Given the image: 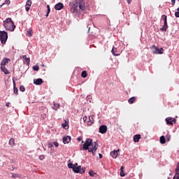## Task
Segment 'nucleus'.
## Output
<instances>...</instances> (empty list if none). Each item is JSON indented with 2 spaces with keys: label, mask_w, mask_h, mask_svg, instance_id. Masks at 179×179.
Listing matches in <instances>:
<instances>
[{
  "label": "nucleus",
  "mask_w": 179,
  "mask_h": 179,
  "mask_svg": "<svg viewBox=\"0 0 179 179\" xmlns=\"http://www.w3.org/2000/svg\"><path fill=\"white\" fill-rule=\"evenodd\" d=\"M4 3H6V5H10V0H6Z\"/></svg>",
  "instance_id": "nucleus-47"
},
{
  "label": "nucleus",
  "mask_w": 179,
  "mask_h": 179,
  "mask_svg": "<svg viewBox=\"0 0 179 179\" xmlns=\"http://www.w3.org/2000/svg\"><path fill=\"white\" fill-rule=\"evenodd\" d=\"M111 52H112L113 55H114L115 57H118V55H120V54L116 53L117 52V48H115L114 47L112 48Z\"/></svg>",
  "instance_id": "nucleus-20"
},
{
  "label": "nucleus",
  "mask_w": 179,
  "mask_h": 179,
  "mask_svg": "<svg viewBox=\"0 0 179 179\" xmlns=\"http://www.w3.org/2000/svg\"><path fill=\"white\" fill-rule=\"evenodd\" d=\"M159 142L162 145H164V143H166V137L164 136H162L159 138Z\"/></svg>",
  "instance_id": "nucleus-19"
},
{
  "label": "nucleus",
  "mask_w": 179,
  "mask_h": 179,
  "mask_svg": "<svg viewBox=\"0 0 179 179\" xmlns=\"http://www.w3.org/2000/svg\"><path fill=\"white\" fill-rule=\"evenodd\" d=\"M178 2H179V0H178Z\"/></svg>",
  "instance_id": "nucleus-64"
},
{
  "label": "nucleus",
  "mask_w": 179,
  "mask_h": 179,
  "mask_svg": "<svg viewBox=\"0 0 179 179\" xmlns=\"http://www.w3.org/2000/svg\"><path fill=\"white\" fill-rule=\"evenodd\" d=\"M12 175V178H20V177H22V175L19 174V173H11Z\"/></svg>",
  "instance_id": "nucleus-22"
},
{
  "label": "nucleus",
  "mask_w": 179,
  "mask_h": 179,
  "mask_svg": "<svg viewBox=\"0 0 179 179\" xmlns=\"http://www.w3.org/2000/svg\"><path fill=\"white\" fill-rule=\"evenodd\" d=\"M118 152H120V149L115 150H114L113 151L110 152V155L113 159H117L118 157Z\"/></svg>",
  "instance_id": "nucleus-12"
},
{
  "label": "nucleus",
  "mask_w": 179,
  "mask_h": 179,
  "mask_svg": "<svg viewBox=\"0 0 179 179\" xmlns=\"http://www.w3.org/2000/svg\"><path fill=\"white\" fill-rule=\"evenodd\" d=\"M138 177L139 178H142V177H143V174L139 173Z\"/></svg>",
  "instance_id": "nucleus-52"
},
{
  "label": "nucleus",
  "mask_w": 179,
  "mask_h": 179,
  "mask_svg": "<svg viewBox=\"0 0 179 179\" xmlns=\"http://www.w3.org/2000/svg\"><path fill=\"white\" fill-rule=\"evenodd\" d=\"M167 179H171V178H170V177H168V178H167Z\"/></svg>",
  "instance_id": "nucleus-62"
},
{
  "label": "nucleus",
  "mask_w": 179,
  "mask_h": 179,
  "mask_svg": "<svg viewBox=\"0 0 179 179\" xmlns=\"http://www.w3.org/2000/svg\"><path fill=\"white\" fill-rule=\"evenodd\" d=\"M54 107H53V110H58V108H59V103H55L53 104Z\"/></svg>",
  "instance_id": "nucleus-30"
},
{
  "label": "nucleus",
  "mask_w": 179,
  "mask_h": 179,
  "mask_svg": "<svg viewBox=\"0 0 179 179\" xmlns=\"http://www.w3.org/2000/svg\"><path fill=\"white\" fill-rule=\"evenodd\" d=\"M20 92H25L26 88L24 87V86L20 85Z\"/></svg>",
  "instance_id": "nucleus-35"
},
{
  "label": "nucleus",
  "mask_w": 179,
  "mask_h": 179,
  "mask_svg": "<svg viewBox=\"0 0 179 179\" xmlns=\"http://www.w3.org/2000/svg\"><path fill=\"white\" fill-rule=\"evenodd\" d=\"M99 159H103V155H101V154H99Z\"/></svg>",
  "instance_id": "nucleus-53"
},
{
  "label": "nucleus",
  "mask_w": 179,
  "mask_h": 179,
  "mask_svg": "<svg viewBox=\"0 0 179 179\" xmlns=\"http://www.w3.org/2000/svg\"><path fill=\"white\" fill-rule=\"evenodd\" d=\"M52 143L55 146V148H58V146H59V143H58V142L57 141H55Z\"/></svg>",
  "instance_id": "nucleus-39"
},
{
  "label": "nucleus",
  "mask_w": 179,
  "mask_h": 179,
  "mask_svg": "<svg viewBox=\"0 0 179 179\" xmlns=\"http://www.w3.org/2000/svg\"><path fill=\"white\" fill-rule=\"evenodd\" d=\"M12 22H13V20H12V18L8 17L7 19H6V20L3 22V26L8 27V24L12 23Z\"/></svg>",
  "instance_id": "nucleus-15"
},
{
  "label": "nucleus",
  "mask_w": 179,
  "mask_h": 179,
  "mask_svg": "<svg viewBox=\"0 0 179 179\" xmlns=\"http://www.w3.org/2000/svg\"><path fill=\"white\" fill-rule=\"evenodd\" d=\"M131 2H132V0H127V3H129V5L131 4Z\"/></svg>",
  "instance_id": "nucleus-54"
},
{
  "label": "nucleus",
  "mask_w": 179,
  "mask_h": 179,
  "mask_svg": "<svg viewBox=\"0 0 179 179\" xmlns=\"http://www.w3.org/2000/svg\"><path fill=\"white\" fill-rule=\"evenodd\" d=\"M71 136H64L63 138V143H64V145H66V143H69L71 141Z\"/></svg>",
  "instance_id": "nucleus-14"
},
{
  "label": "nucleus",
  "mask_w": 179,
  "mask_h": 179,
  "mask_svg": "<svg viewBox=\"0 0 179 179\" xmlns=\"http://www.w3.org/2000/svg\"><path fill=\"white\" fill-rule=\"evenodd\" d=\"M26 6H29L31 7V1L30 0H28L26 3Z\"/></svg>",
  "instance_id": "nucleus-37"
},
{
  "label": "nucleus",
  "mask_w": 179,
  "mask_h": 179,
  "mask_svg": "<svg viewBox=\"0 0 179 179\" xmlns=\"http://www.w3.org/2000/svg\"><path fill=\"white\" fill-rule=\"evenodd\" d=\"M90 31V27H88V33Z\"/></svg>",
  "instance_id": "nucleus-60"
},
{
  "label": "nucleus",
  "mask_w": 179,
  "mask_h": 179,
  "mask_svg": "<svg viewBox=\"0 0 179 179\" xmlns=\"http://www.w3.org/2000/svg\"><path fill=\"white\" fill-rule=\"evenodd\" d=\"M169 176H171V173H170Z\"/></svg>",
  "instance_id": "nucleus-63"
},
{
  "label": "nucleus",
  "mask_w": 179,
  "mask_h": 179,
  "mask_svg": "<svg viewBox=\"0 0 179 179\" xmlns=\"http://www.w3.org/2000/svg\"><path fill=\"white\" fill-rule=\"evenodd\" d=\"M166 140L168 141V142H170V139H171V136L170 134H167L166 136Z\"/></svg>",
  "instance_id": "nucleus-38"
},
{
  "label": "nucleus",
  "mask_w": 179,
  "mask_h": 179,
  "mask_svg": "<svg viewBox=\"0 0 179 179\" xmlns=\"http://www.w3.org/2000/svg\"><path fill=\"white\" fill-rule=\"evenodd\" d=\"M25 10H26L27 12H29V10H30V6H25Z\"/></svg>",
  "instance_id": "nucleus-45"
},
{
  "label": "nucleus",
  "mask_w": 179,
  "mask_h": 179,
  "mask_svg": "<svg viewBox=\"0 0 179 179\" xmlns=\"http://www.w3.org/2000/svg\"><path fill=\"white\" fill-rule=\"evenodd\" d=\"M69 6L71 7V13H73V15L78 16V15H79V9H80V10L85 9V1L75 0L69 3Z\"/></svg>",
  "instance_id": "nucleus-1"
},
{
  "label": "nucleus",
  "mask_w": 179,
  "mask_h": 179,
  "mask_svg": "<svg viewBox=\"0 0 179 179\" xmlns=\"http://www.w3.org/2000/svg\"><path fill=\"white\" fill-rule=\"evenodd\" d=\"M81 143L84 144L80 148V150H90L93 148V146H94V143L92 138H86V141H82Z\"/></svg>",
  "instance_id": "nucleus-2"
},
{
  "label": "nucleus",
  "mask_w": 179,
  "mask_h": 179,
  "mask_svg": "<svg viewBox=\"0 0 179 179\" xmlns=\"http://www.w3.org/2000/svg\"><path fill=\"white\" fill-rule=\"evenodd\" d=\"M74 167H78V163H76L75 164H73Z\"/></svg>",
  "instance_id": "nucleus-57"
},
{
  "label": "nucleus",
  "mask_w": 179,
  "mask_h": 179,
  "mask_svg": "<svg viewBox=\"0 0 179 179\" xmlns=\"http://www.w3.org/2000/svg\"><path fill=\"white\" fill-rule=\"evenodd\" d=\"M47 12L48 13H50V12H51V8L50 7V5H47Z\"/></svg>",
  "instance_id": "nucleus-42"
},
{
  "label": "nucleus",
  "mask_w": 179,
  "mask_h": 179,
  "mask_svg": "<svg viewBox=\"0 0 179 179\" xmlns=\"http://www.w3.org/2000/svg\"><path fill=\"white\" fill-rule=\"evenodd\" d=\"M9 61H10V59H8V58L5 57L1 62V66H5V65H6L8 64V62H9Z\"/></svg>",
  "instance_id": "nucleus-16"
},
{
  "label": "nucleus",
  "mask_w": 179,
  "mask_h": 179,
  "mask_svg": "<svg viewBox=\"0 0 179 179\" xmlns=\"http://www.w3.org/2000/svg\"><path fill=\"white\" fill-rule=\"evenodd\" d=\"M62 128H64V129H68L69 128V124H68V122L65 121L64 123L62 124Z\"/></svg>",
  "instance_id": "nucleus-23"
},
{
  "label": "nucleus",
  "mask_w": 179,
  "mask_h": 179,
  "mask_svg": "<svg viewBox=\"0 0 179 179\" xmlns=\"http://www.w3.org/2000/svg\"><path fill=\"white\" fill-rule=\"evenodd\" d=\"M173 179H179V173H176Z\"/></svg>",
  "instance_id": "nucleus-43"
},
{
  "label": "nucleus",
  "mask_w": 179,
  "mask_h": 179,
  "mask_svg": "<svg viewBox=\"0 0 179 179\" xmlns=\"http://www.w3.org/2000/svg\"><path fill=\"white\" fill-rule=\"evenodd\" d=\"M8 145H10V146H11V147L15 146V139L13 138H11L9 140Z\"/></svg>",
  "instance_id": "nucleus-24"
},
{
  "label": "nucleus",
  "mask_w": 179,
  "mask_h": 179,
  "mask_svg": "<svg viewBox=\"0 0 179 179\" xmlns=\"http://www.w3.org/2000/svg\"><path fill=\"white\" fill-rule=\"evenodd\" d=\"M136 99V98L135 96H132L128 99V103H129V104H133Z\"/></svg>",
  "instance_id": "nucleus-25"
},
{
  "label": "nucleus",
  "mask_w": 179,
  "mask_h": 179,
  "mask_svg": "<svg viewBox=\"0 0 179 179\" xmlns=\"http://www.w3.org/2000/svg\"><path fill=\"white\" fill-rule=\"evenodd\" d=\"M81 76L83 78H87V71H83L82 73H81Z\"/></svg>",
  "instance_id": "nucleus-28"
},
{
  "label": "nucleus",
  "mask_w": 179,
  "mask_h": 179,
  "mask_svg": "<svg viewBox=\"0 0 179 179\" xmlns=\"http://www.w3.org/2000/svg\"><path fill=\"white\" fill-rule=\"evenodd\" d=\"M48 149H52V148H54V144L51 142H48Z\"/></svg>",
  "instance_id": "nucleus-31"
},
{
  "label": "nucleus",
  "mask_w": 179,
  "mask_h": 179,
  "mask_svg": "<svg viewBox=\"0 0 179 179\" xmlns=\"http://www.w3.org/2000/svg\"><path fill=\"white\" fill-rule=\"evenodd\" d=\"M89 175L90 176V177H94V176H96V173H94L93 171H90Z\"/></svg>",
  "instance_id": "nucleus-33"
},
{
  "label": "nucleus",
  "mask_w": 179,
  "mask_h": 179,
  "mask_svg": "<svg viewBox=\"0 0 179 179\" xmlns=\"http://www.w3.org/2000/svg\"><path fill=\"white\" fill-rule=\"evenodd\" d=\"M0 41L1 44H6V41H8V32L0 31Z\"/></svg>",
  "instance_id": "nucleus-4"
},
{
  "label": "nucleus",
  "mask_w": 179,
  "mask_h": 179,
  "mask_svg": "<svg viewBox=\"0 0 179 179\" xmlns=\"http://www.w3.org/2000/svg\"><path fill=\"white\" fill-rule=\"evenodd\" d=\"M33 71H39L40 67L38 65L33 66L32 67Z\"/></svg>",
  "instance_id": "nucleus-32"
},
{
  "label": "nucleus",
  "mask_w": 179,
  "mask_h": 179,
  "mask_svg": "<svg viewBox=\"0 0 179 179\" xmlns=\"http://www.w3.org/2000/svg\"><path fill=\"white\" fill-rule=\"evenodd\" d=\"M43 150L45 152L47 150V149L45 148H44V146H43Z\"/></svg>",
  "instance_id": "nucleus-59"
},
{
  "label": "nucleus",
  "mask_w": 179,
  "mask_h": 179,
  "mask_svg": "<svg viewBox=\"0 0 179 179\" xmlns=\"http://www.w3.org/2000/svg\"><path fill=\"white\" fill-rule=\"evenodd\" d=\"M18 92H19V90H17V87H16V86H14L13 87V93L15 94H18Z\"/></svg>",
  "instance_id": "nucleus-29"
},
{
  "label": "nucleus",
  "mask_w": 179,
  "mask_h": 179,
  "mask_svg": "<svg viewBox=\"0 0 179 179\" xmlns=\"http://www.w3.org/2000/svg\"><path fill=\"white\" fill-rule=\"evenodd\" d=\"M5 5V3H3V4L0 5V8H2V6H3Z\"/></svg>",
  "instance_id": "nucleus-58"
},
{
  "label": "nucleus",
  "mask_w": 179,
  "mask_h": 179,
  "mask_svg": "<svg viewBox=\"0 0 179 179\" xmlns=\"http://www.w3.org/2000/svg\"><path fill=\"white\" fill-rule=\"evenodd\" d=\"M73 171L74 173H76L77 174H83L85 173V171H86V168L83 167L80 165L76 167H74L73 169Z\"/></svg>",
  "instance_id": "nucleus-6"
},
{
  "label": "nucleus",
  "mask_w": 179,
  "mask_h": 179,
  "mask_svg": "<svg viewBox=\"0 0 179 179\" xmlns=\"http://www.w3.org/2000/svg\"><path fill=\"white\" fill-rule=\"evenodd\" d=\"M82 139H83V137L79 136V137H78L77 141H78L79 142H80V141H82Z\"/></svg>",
  "instance_id": "nucleus-48"
},
{
  "label": "nucleus",
  "mask_w": 179,
  "mask_h": 179,
  "mask_svg": "<svg viewBox=\"0 0 179 179\" xmlns=\"http://www.w3.org/2000/svg\"><path fill=\"white\" fill-rule=\"evenodd\" d=\"M133 139L134 142H135V143H137V142H139V139H141V134L134 135Z\"/></svg>",
  "instance_id": "nucleus-17"
},
{
  "label": "nucleus",
  "mask_w": 179,
  "mask_h": 179,
  "mask_svg": "<svg viewBox=\"0 0 179 179\" xmlns=\"http://www.w3.org/2000/svg\"><path fill=\"white\" fill-rule=\"evenodd\" d=\"M176 174H179V166L178 165L176 166V169H175Z\"/></svg>",
  "instance_id": "nucleus-41"
},
{
  "label": "nucleus",
  "mask_w": 179,
  "mask_h": 179,
  "mask_svg": "<svg viewBox=\"0 0 179 179\" xmlns=\"http://www.w3.org/2000/svg\"><path fill=\"white\" fill-rule=\"evenodd\" d=\"M172 5H176V0H171Z\"/></svg>",
  "instance_id": "nucleus-50"
},
{
  "label": "nucleus",
  "mask_w": 179,
  "mask_h": 179,
  "mask_svg": "<svg viewBox=\"0 0 179 179\" xmlns=\"http://www.w3.org/2000/svg\"><path fill=\"white\" fill-rule=\"evenodd\" d=\"M93 124V121H92V120H89L88 122H87V125L89 126V127H90V125H92Z\"/></svg>",
  "instance_id": "nucleus-44"
},
{
  "label": "nucleus",
  "mask_w": 179,
  "mask_h": 179,
  "mask_svg": "<svg viewBox=\"0 0 179 179\" xmlns=\"http://www.w3.org/2000/svg\"><path fill=\"white\" fill-rule=\"evenodd\" d=\"M86 120H87V117L84 116V117H83V121H84V122H86Z\"/></svg>",
  "instance_id": "nucleus-49"
},
{
  "label": "nucleus",
  "mask_w": 179,
  "mask_h": 179,
  "mask_svg": "<svg viewBox=\"0 0 179 179\" xmlns=\"http://www.w3.org/2000/svg\"><path fill=\"white\" fill-rule=\"evenodd\" d=\"M161 20H164V25L159 29L160 31H167V29H169V25L167 24V15H162Z\"/></svg>",
  "instance_id": "nucleus-3"
},
{
  "label": "nucleus",
  "mask_w": 179,
  "mask_h": 179,
  "mask_svg": "<svg viewBox=\"0 0 179 179\" xmlns=\"http://www.w3.org/2000/svg\"><path fill=\"white\" fill-rule=\"evenodd\" d=\"M10 104V103H9V102H7L6 103V107H9V105Z\"/></svg>",
  "instance_id": "nucleus-55"
},
{
  "label": "nucleus",
  "mask_w": 179,
  "mask_h": 179,
  "mask_svg": "<svg viewBox=\"0 0 179 179\" xmlns=\"http://www.w3.org/2000/svg\"><path fill=\"white\" fill-rule=\"evenodd\" d=\"M22 58H23V59L25 60V62H27V65L30 64V57H27V56H26V55H22Z\"/></svg>",
  "instance_id": "nucleus-21"
},
{
  "label": "nucleus",
  "mask_w": 179,
  "mask_h": 179,
  "mask_svg": "<svg viewBox=\"0 0 179 179\" xmlns=\"http://www.w3.org/2000/svg\"><path fill=\"white\" fill-rule=\"evenodd\" d=\"M68 167L69 169H72L73 171V169H75V167L73 166V164H72L71 162L68 164Z\"/></svg>",
  "instance_id": "nucleus-34"
},
{
  "label": "nucleus",
  "mask_w": 179,
  "mask_h": 179,
  "mask_svg": "<svg viewBox=\"0 0 179 179\" xmlns=\"http://www.w3.org/2000/svg\"><path fill=\"white\" fill-rule=\"evenodd\" d=\"M99 134H106L107 132V126L106 124H102L99 127Z\"/></svg>",
  "instance_id": "nucleus-10"
},
{
  "label": "nucleus",
  "mask_w": 179,
  "mask_h": 179,
  "mask_svg": "<svg viewBox=\"0 0 179 179\" xmlns=\"http://www.w3.org/2000/svg\"><path fill=\"white\" fill-rule=\"evenodd\" d=\"M1 71L4 73L5 75H9V71L5 67V66H1Z\"/></svg>",
  "instance_id": "nucleus-18"
},
{
  "label": "nucleus",
  "mask_w": 179,
  "mask_h": 179,
  "mask_svg": "<svg viewBox=\"0 0 179 179\" xmlns=\"http://www.w3.org/2000/svg\"><path fill=\"white\" fill-rule=\"evenodd\" d=\"M43 80L42 78L34 79V85H36L37 86H40V85H43Z\"/></svg>",
  "instance_id": "nucleus-13"
},
{
  "label": "nucleus",
  "mask_w": 179,
  "mask_h": 179,
  "mask_svg": "<svg viewBox=\"0 0 179 179\" xmlns=\"http://www.w3.org/2000/svg\"><path fill=\"white\" fill-rule=\"evenodd\" d=\"M48 15H50V13L47 12V13L45 15V17H48Z\"/></svg>",
  "instance_id": "nucleus-56"
},
{
  "label": "nucleus",
  "mask_w": 179,
  "mask_h": 179,
  "mask_svg": "<svg viewBox=\"0 0 179 179\" xmlns=\"http://www.w3.org/2000/svg\"><path fill=\"white\" fill-rule=\"evenodd\" d=\"M176 17H179V7L177 8V11L175 12Z\"/></svg>",
  "instance_id": "nucleus-36"
},
{
  "label": "nucleus",
  "mask_w": 179,
  "mask_h": 179,
  "mask_svg": "<svg viewBox=\"0 0 179 179\" xmlns=\"http://www.w3.org/2000/svg\"><path fill=\"white\" fill-rule=\"evenodd\" d=\"M39 160H44L45 159V157L44 155H39Z\"/></svg>",
  "instance_id": "nucleus-40"
},
{
  "label": "nucleus",
  "mask_w": 179,
  "mask_h": 179,
  "mask_svg": "<svg viewBox=\"0 0 179 179\" xmlns=\"http://www.w3.org/2000/svg\"><path fill=\"white\" fill-rule=\"evenodd\" d=\"M26 36H27V37H31V36H33V34H31V29H29L27 31Z\"/></svg>",
  "instance_id": "nucleus-27"
},
{
  "label": "nucleus",
  "mask_w": 179,
  "mask_h": 179,
  "mask_svg": "<svg viewBox=\"0 0 179 179\" xmlns=\"http://www.w3.org/2000/svg\"><path fill=\"white\" fill-rule=\"evenodd\" d=\"M13 87H15V86H16V83L15 82V80H13Z\"/></svg>",
  "instance_id": "nucleus-51"
},
{
  "label": "nucleus",
  "mask_w": 179,
  "mask_h": 179,
  "mask_svg": "<svg viewBox=\"0 0 179 179\" xmlns=\"http://www.w3.org/2000/svg\"><path fill=\"white\" fill-rule=\"evenodd\" d=\"M99 148V143L97 142H94V146L90 150H88V152L92 153V156H96V152L97 151V149Z\"/></svg>",
  "instance_id": "nucleus-8"
},
{
  "label": "nucleus",
  "mask_w": 179,
  "mask_h": 179,
  "mask_svg": "<svg viewBox=\"0 0 179 179\" xmlns=\"http://www.w3.org/2000/svg\"><path fill=\"white\" fill-rule=\"evenodd\" d=\"M165 121L167 124V125H173L174 122H176V118H173V117H166L165 119Z\"/></svg>",
  "instance_id": "nucleus-9"
},
{
  "label": "nucleus",
  "mask_w": 179,
  "mask_h": 179,
  "mask_svg": "<svg viewBox=\"0 0 179 179\" xmlns=\"http://www.w3.org/2000/svg\"><path fill=\"white\" fill-rule=\"evenodd\" d=\"M5 27L6 30H8V31H15V29H16V25H15V22H11V23L6 25H3Z\"/></svg>",
  "instance_id": "nucleus-7"
},
{
  "label": "nucleus",
  "mask_w": 179,
  "mask_h": 179,
  "mask_svg": "<svg viewBox=\"0 0 179 179\" xmlns=\"http://www.w3.org/2000/svg\"><path fill=\"white\" fill-rule=\"evenodd\" d=\"M87 100H89L90 103H92V101H90V99H92V95H88L87 96Z\"/></svg>",
  "instance_id": "nucleus-46"
},
{
  "label": "nucleus",
  "mask_w": 179,
  "mask_h": 179,
  "mask_svg": "<svg viewBox=\"0 0 179 179\" xmlns=\"http://www.w3.org/2000/svg\"><path fill=\"white\" fill-rule=\"evenodd\" d=\"M15 170V167H12V171H13Z\"/></svg>",
  "instance_id": "nucleus-61"
},
{
  "label": "nucleus",
  "mask_w": 179,
  "mask_h": 179,
  "mask_svg": "<svg viewBox=\"0 0 179 179\" xmlns=\"http://www.w3.org/2000/svg\"><path fill=\"white\" fill-rule=\"evenodd\" d=\"M55 10H61L62 9H64V3L59 2L55 5Z\"/></svg>",
  "instance_id": "nucleus-11"
},
{
  "label": "nucleus",
  "mask_w": 179,
  "mask_h": 179,
  "mask_svg": "<svg viewBox=\"0 0 179 179\" xmlns=\"http://www.w3.org/2000/svg\"><path fill=\"white\" fill-rule=\"evenodd\" d=\"M120 177H125V173H124V166L120 167Z\"/></svg>",
  "instance_id": "nucleus-26"
},
{
  "label": "nucleus",
  "mask_w": 179,
  "mask_h": 179,
  "mask_svg": "<svg viewBox=\"0 0 179 179\" xmlns=\"http://www.w3.org/2000/svg\"><path fill=\"white\" fill-rule=\"evenodd\" d=\"M151 51L152 54L162 55L164 52V49H163V48H159V47L153 45L152 46H151Z\"/></svg>",
  "instance_id": "nucleus-5"
}]
</instances>
